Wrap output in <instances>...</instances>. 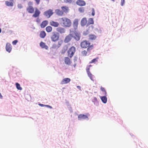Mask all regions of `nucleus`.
<instances>
[{
  "label": "nucleus",
  "instance_id": "nucleus-1",
  "mask_svg": "<svg viewBox=\"0 0 148 148\" xmlns=\"http://www.w3.org/2000/svg\"><path fill=\"white\" fill-rule=\"evenodd\" d=\"M61 24L64 27H69L71 25V22L68 18L63 17L61 18Z\"/></svg>",
  "mask_w": 148,
  "mask_h": 148
},
{
  "label": "nucleus",
  "instance_id": "nucleus-2",
  "mask_svg": "<svg viewBox=\"0 0 148 148\" xmlns=\"http://www.w3.org/2000/svg\"><path fill=\"white\" fill-rule=\"evenodd\" d=\"M51 38L52 41L54 42L57 41L60 38V35L59 33L56 32H53Z\"/></svg>",
  "mask_w": 148,
  "mask_h": 148
},
{
  "label": "nucleus",
  "instance_id": "nucleus-3",
  "mask_svg": "<svg viewBox=\"0 0 148 148\" xmlns=\"http://www.w3.org/2000/svg\"><path fill=\"white\" fill-rule=\"evenodd\" d=\"M74 34V33L73 31H70L69 34L65 37L64 40V42L67 43L70 42L73 38Z\"/></svg>",
  "mask_w": 148,
  "mask_h": 148
},
{
  "label": "nucleus",
  "instance_id": "nucleus-4",
  "mask_svg": "<svg viewBox=\"0 0 148 148\" xmlns=\"http://www.w3.org/2000/svg\"><path fill=\"white\" fill-rule=\"evenodd\" d=\"M75 48L74 46H72L68 51V56L70 58H71L73 56L75 51Z\"/></svg>",
  "mask_w": 148,
  "mask_h": 148
},
{
  "label": "nucleus",
  "instance_id": "nucleus-5",
  "mask_svg": "<svg viewBox=\"0 0 148 148\" xmlns=\"http://www.w3.org/2000/svg\"><path fill=\"white\" fill-rule=\"evenodd\" d=\"M33 5V2H29L28 3V7L27 8V11L30 13H33L34 12V9L32 6Z\"/></svg>",
  "mask_w": 148,
  "mask_h": 148
},
{
  "label": "nucleus",
  "instance_id": "nucleus-6",
  "mask_svg": "<svg viewBox=\"0 0 148 148\" xmlns=\"http://www.w3.org/2000/svg\"><path fill=\"white\" fill-rule=\"evenodd\" d=\"M53 14V10L49 9L45 11L44 13V15L48 18H49Z\"/></svg>",
  "mask_w": 148,
  "mask_h": 148
},
{
  "label": "nucleus",
  "instance_id": "nucleus-7",
  "mask_svg": "<svg viewBox=\"0 0 148 148\" xmlns=\"http://www.w3.org/2000/svg\"><path fill=\"white\" fill-rule=\"evenodd\" d=\"M90 44V43L89 41L85 40L81 42L80 45L82 48H86L88 47Z\"/></svg>",
  "mask_w": 148,
  "mask_h": 148
},
{
  "label": "nucleus",
  "instance_id": "nucleus-8",
  "mask_svg": "<svg viewBox=\"0 0 148 148\" xmlns=\"http://www.w3.org/2000/svg\"><path fill=\"white\" fill-rule=\"evenodd\" d=\"M89 115V114L88 113H87L86 114H80L78 115V118L79 120L88 119V116Z\"/></svg>",
  "mask_w": 148,
  "mask_h": 148
},
{
  "label": "nucleus",
  "instance_id": "nucleus-9",
  "mask_svg": "<svg viewBox=\"0 0 148 148\" xmlns=\"http://www.w3.org/2000/svg\"><path fill=\"white\" fill-rule=\"evenodd\" d=\"M40 13V11L37 8H35V11L33 15V17L36 18L38 17Z\"/></svg>",
  "mask_w": 148,
  "mask_h": 148
},
{
  "label": "nucleus",
  "instance_id": "nucleus-10",
  "mask_svg": "<svg viewBox=\"0 0 148 148\" xmlns=\"http://www.w3.org/2000/svg\"><path fill=\"white\" fill-rule=\"evenodd\" d=\"M70 81L71 79L70 78H66L62 80L60 82V84L62 85L66 84L69 82Z\"/></svg>",
  "mask_w": 148,
  "mask_h": 148
},
{
  "label": "nucleus",
  "instance_id": "nucleus-11",
  "mask_svg": "<svg viewBox=\"0 0 148 148\" xmlns=\"http://www.w3.org/2000/svg\"><path fill=\"white\" fill-rule=\"evenodd\" d=\"M5 49L6 51L9 53L11 51L12 47L10 43L8 42L7 43L5 46Z\"/></svg>",
  "mask_w": 148,
  "mask_h": 148
},
{
  "label": "nucleus",
  "instance_id": "nucleus-12",
  "mask_svg": "<svg viewBox=\"0 0 148 148\" xmlns=\"http://www.w3.org/2000/svg\"><path fill=\"white\" fill-rule=\"evenodd\" d=\"M73 32L74 33V36H73V38H74L77 40H79L80 38V34L75 32L73 31Z\"/></svg>",
  "mask_w": 148,
  "mask_h": 148
},
{
  "label": "nucleus",
  "instance_id": "nucleus-13",
  "mask_svg": "<svg viewBox=\"0 0 148 148\" xmlns=\"http://www.w3.org/2000/svg\"><path fill=\"white\" fill-rule=\"evenodd\" d=\"M64 62L65 64L68 65H70L71 63L70 59L68 57L64 58Z\"/></svg>",
  "mask_w": 148,
  "mask_h": 148
},
{
  "label": "nucleus",
  "instance_id": "nucleus-14",
  "mask_svg": "<svg viewBox=\"0 0 148 148\" xmlns=\"http://www.w3.org/2000/svg\"><path fill=\"white\" fill-rule=\"evenodd\" d=\"M76 3L77 5L80 6H83L85 5L86 3L83 0H78L76 2Z\"/></svg>",
  "mask_w": 148,
  "mask_h": 148
},
{
  "label": "nucleus",
  "instance_id": "nucleus-15",
  "mask_svg": "<svg viewBox=\"0 0 148 148\" xmlns=\"http://www.w3.org/2000/svg\"><path fill=\"white\" fill-rule=\"evenodd\" d=\"M57 31L60 34H64L65 32L64 29L62 27H58L56 29Z\"/></svg>",
  "mask_w": 148,
  "mask_h": 148
},
{
  "label": "nucleus",
  "instance_id": "nucleus-16",
  "mask_svg": "<svg viewBox=\"0 0 148 148\" xmlns=\"http://www.w3.org/2000/svg\"><path fill=\"white\" fill-rule=\"evenodd\" d=\"M87 20L86 18H83L81 20V25L82 26H84L86 24Z\"/></svg>",
  "mask_w": 148,
  "mask_h": 148
},
{
  "label": "nucleus",
  "instance_id": "nucleus-17",
  "mask_svg": "<svg viewBox=\"0 0 148 148\" xmlns=\"http://www.w3.org/2000/svg\"><path fill=\"white\" fill-rule=\"evenodd\" d=\"M78 20L77 19H75L73 23V26L75 29H77L78 25Z\"/></svg>",
  "mask_w": 148,
  "mask_h": 148
},
{
  "label": "nucleus",
  "instance_id": "nucleus-18",
  "mask_svg": "<svg viewBox=\"0 0 148 148\" xmlns=\"http://www.w3.org/2000/svg\"><path fill=\"white\" fill-rule=\"evenodd\" d=\"M5 4L6 6L9 7H12L14 5V2L12 1H5Z\"/></svg>",
  "mask_w": 148,
  "mask_h": 148
},
{
  "label": "nucleus",
  "instance_id": "nucleus-19",
  "mask_svg": "<svg viewBox=\"0 0 148 148\" xmlns=\"http://www.w3.org/2000/svg\"><path fill=\"white\" fill-rule=\"evenodd\" d=\"M50 24L53 26L55 27H58L59 25V23L57 22L54 21H51L50 22Z\"/></svg>",
  "mask_w": 148,
  "mask_h": 148
},
{
  "label": "nucleus",
  "instance_id": "nucleus-20",
  "mask_svg": "<svg viewBox=\"0 0 148 148\" xmlns=\"http://www.w3.org/2000/svg\"><path fill=\"white\" fill-rule=\"evenodd\" d=\"M48 21L45 20L43 21L40 24V27L41 28H43L45 27L48 24Z\"/></svg>",
  "mask_w": 148,
  "mask_h": 148
},
{
  "label": "nucleus",
  "instance_id": "nucleus-21",
  "mask_svg": "<svg viewBox=\"0 0 148 148\" xmlns=\"http://www.w3.org/2000/svg\"><path fill=\"white\" fill-rule=\"evenodd\" d=\"M56 14L59 16H62L63 14V12L60 9H56L55 10Z\"/></svg>",
  "mask_w": 148,
  "mask_h": 148
},
{
  "label": "nucleus",
  "instance_id": "nucleus-22",
  "mask_svg": "<svg viewBox=\"0 0 148 148\" xmlns=\"http://www.w3.org/2000/svg\"><path fill=\"white\" fill-rule=\"evenodd\" d=\"M40 46L42 48H45L46 49H48V47L45 45V43L43 42H41L40 44Z\"/></svg>",
  "mask_w": 148,
  "mask_h": 148
},
{
  "label": "nucleus",
  "instance_id": "nucleus-23",
  "mask_svg": "<svg viewBox=\"0 0 148 148\" xmlns=\"http://www.w3.org/2000/svg\"><path fill=\"white\" fill-rule=\"evenodd\" d=\"M89 38L90 40H95L96 38V36L94 34H91L89 35Z\"/></svg>",
  "mask_w": 148,
  "mask_h": 148
},
{
  "label": "nucleus",
  "instance_id": "nucleus-24",
  "mask_svg": "<svg viewBox=\"0 0 148 148\" xmlns=\"http://www.w3.org/2000/svg\"><path fill=\"white\" fill-rule=\"evenodd\" d=\"M46 35V34L44 31H42L40 32V37L42 38H44Z\"/></svg>",
  "mask_w": 148,
  "mask_h": 148
},
{
  "label": "nucleus",
  "instance_id": "nucleus-25",
  "mask_svg": "<svg viewBox=\"0 0 148 148\" xmlns=\"http://www.w3.org/2000/svg\"><path fill=\"white\" fill-rule=\"evenodd\" d=\"M100 98L102 101L104 103H106L107 101V98L106 96H104L103 97H101Z\"/></svg>",
  "mask_w": 148,
  "mask_h": 148
},
{
  "label": "nucleus",
  "instance_id": "nucleus-26",
  "mask_svg": "<svg viewBox=\"0 0 148 148\" xmlns=\"http://www.w3.org/2000/svg\"><path fill=\"white\" fill-rule=\"evenodd\" d=\"M61 9L62 10V11L66 13L68 12V8L66 6H62L61 7Z\"/></svg>",
  "mask_w": 148,
  "mask_h": 148
},
{
  "label": "nucleus",
  "instance_id": "nucleus-27",
  "mask_svg": "<svg viewBox=\"0 0 148 148\" xmlns=\"http://www.w3.org/2000/svg\"><path fill=\"white\" fill-rule=\"evenodd\" d=\"M68 47L67 45H65L63 48V49L62 50V53H64L67 50Z\"/></svg>",
  "mask_w": 148,
  "mask_h": 148
},
{
  "label": "nucleus",
  "instance_id": "nucleus-28",
  "mask_svg": "<svg viewBox=\"0 0 148 148\" xmlns=\"http://www.w3.org/2000/svg\"><path fill=\"white\" fill-rule=\"evenodd\" d=\"M52 30V27L50 26H48L46 28V30L48 32H51Z\"/></svg>",
  "mask_w": 148,
  "mask_h": 148
},
{
  "label": "nucleus",
  "instance_id": "nucleus-29",
  "mask_svg": "<svg viewBox=\"0 0 148 148\" xmlns=\"http://www.w3.org/2000/svg\"><path fill=\"white\" fill-rule=\"evenodd\" d=\"M94 23V21L93 19L92 18H90L88 20V25L92 24Z\"/></svg>",
  "mask_w": 148,
  "mask_h": 148
},
{
  "label": "nucleus",
  "instance_id": "nucleus-30",
  "mask_svg": "<svg viewBox=\"0 0 148 148\" xmlns=\"http://www.w3.org/2000/svg\"><path fill=\"white\" fill-rule=\"evenodd\" d=\"M87 73L88 76L89 77L90 79L92 80L93 81V75L92 74V73L90 72H88V73Z\"/></svg>",
  "mask_w": 148,
  "mask_h": 148
},
{
  "label": "nucleus",
  "instance_id": "nucleus-31",
  "mask_svg": "<svg viewBox=\"0 0 148 148\" xmlns=\"http://www.w3.org/2000/svg\"><path fill=\"white\" fill-rule=\"evenodd\" d=\"M16 86L17 88L19 90H21L22 89V88L20 86V84H19L18 83H16Z\"/></svg>",
  "mask_w": 148,
  "mask_h": 148
},
{
  "label": "nucleus",
  "instance_id": "nucleus-32",
  "mask_svg": "<svg viewBox=\"0 0 148 148\" xmlns=\"http://www.w3.org/2000/svg\"><path fill=\"white\" fill-rule=\"evenodd\" d=\"M52 48L53 49H57L59 48V46H58V45H57L55 44H53L52 46Z\"/></svg>",
  "mask_w": 148,
  "mask_h": 148
},
{
  "label": "nucleus",
  "instance_id": "nucleus-33",
  "mask_svg": "<svg viewBox=\"0 0 148 148\" xmlns=\"http://www.w3.org/2000/svg\"><path fill=\"white\" fill-rule=\"evenodd\" d=\"M88 48L87 49V51L88 52L92 50L93 48V45H90L88 47Z\"/></svg>",
  "mask_w": 148,
  "mask_h": 148
},
{
  "label": "nucleus",
  "instance_id": "nucleus-34",
  "mask_svg": "<svg viewBox=\"0 0 148 148\" xmlns=\"http://www.w3.org/2000/svg\"><path fill=\"white\" fill-rule=\"evenodd\" d=\"M98 59V58H96L93 59L89 63H95L96 62H97V60Z\"/></svg>",
  "mask_w": 148,
  "mask_h": 148
},
{
  "label": "nucleus",
  "instance_id": "nucleus-35",
  "mask_svg": "<svg viewBox=\"0 0 148 148\" xmlns=\"http://www.w3.org/2000/svg\"><path fill=\"white\" fill-rule=\"evenodd\" d=\"M63 40H60L58 41V46H59V47L63 43Z\"/></svg>",
  "mask_w": 148,
  "mask_h": 148
},
{
  "label": "nucleus",
  "instance_id": "nucleus-36",
  "mask_svg": "<svg viewBox=\"0 0 148 148\" xmlns=\"http://www.w3.org/2000/svg\"><path fill=\"white\" fill-rule=\"evenodd\" d=\"M101 90L103 92H104L105 95H106L107 93L104 88L101 86Z\"/></svg>",
  "mask_w": 148,
  "mask_h": 148
},
{
  "label": "nucleus",
  "instance_id": "nucleus-37",
  "mask_svg": "<svg viewBox=\"0 0 148 148\" xmlns=\"http://www.w3.org/2000/svg\"><path fill=\"white\" fill-rule=\"evenodd\" d=\"M91 65H89V66H88L87 67V68L86 69V72L87 73H88V72H90V67L91 66Z\"/></svg>",
  "mask_w": 148,
  "mask_h": 148
},
{
  "label": "nucleus",
  "instance_id": "nucleus-38",
  "mask_svg": "<svg viewBox=\"0 0 148 148\" xmlns=\"http://www.w3.org/2000/svg\"><path fill=\"white\" fill-rule=\"evenodd\" d=\"M87 53L86 51L84 50L82 52V54L83 56H86Z\"/></svg>",
  "mask_w": 148,
  "mask_h": 148
},
{
  "label": "nucleus",
  "instance_id": "nucleus-39",
  "mask_svg": "<svg viewBox=\"0 0 148 148\" xmlns=\"http://www.w3.org/2000/svg\"><path fill=\"white\" fill-rule=\"evenodd\" d=\"M73 0H64L65 2L66 3H71L72 2Z\"/></svg>",
  "mask_w": 148,
  "mask_h": 148
},
{
  "label": "nucleus",
  "instance_id": "nucleus-40",
  "mask_svg": "<svg viewBox=\"0 0 148 148\" xmlns=\"http://www.w3.org/2000/svg\"><path fill=\"white\" fill-rule=\"evenodd\" d=\"M79 10L81 12H83L84 11V9L83 8H79Z\"/></svg>",
  "mask_w": 148,
  "mask_h": 148
},
{
  "label": "nucleus",
  "instance_id": "nucleus-41",
  "mask_svg": "<svg viewBox=\"0 0 148 148\" xmlns=\"http://www.w3.org/2000/svg\"><path fill=\"white\" fill-rule=\"evenodd\" d=\"M125 3V0H121V6H123L124 4Z\"/></svg>",
  "mask_w": 148,
  "mask_h": 148
},
{
  "label": "nucleus",
  "instance_id": "nucleus-42",
  "mask_svg": "<svg viewBox=\"0 0 148 148\" xmlns=\"http://www.w3.org/2000/svg\"><path fill=\"white\" fill-rule=\"evenodd\" d=\"M17 42L18 41L17 40H15L12 42V43L13 45H15L16 44Z\"/></svg>",
  "mask_w": 148,
  "mask_h": 148
},
{
  "label": "nucleus",
  "instance_id": "nucleus-43",
  "mask_svg": "<svg viewBox=\"0 0 148 148\" xmlns=\"http://www.w3.org/2000/svg\"><path fill=\"white\" fill-rule=\"evenodd\" d=\"M92 15L93 16H94L95 14V10H94V9L93 8L92 9Z\"/></svg>",
  "mask_w": 148,
  "mask_h": 148
},
{
  "label": "nucleus",
  "instance_id": "nucleus-44",
  "mask_svg": "<svg viewBox=\"0 0 148 148\" xmlns=\"http://www.w3.org/2000/svg\"><path fill=\"white\" fill-rule=\"evenodd\" d=\"M18 7L20 9L22 8H23V6L21 4H18Z\"/></svg>",
  "mask_w": 148,
  "mask_h": 148
},
{
  "label": "nucleus",
  "instance_id": "nucleus-45",
  "mask_svg": "<svg viewBox=\"0 0 148 148\" xmlns=\"http://www.w3.org/2000/svg\"><path fill=\"white\" fill-rule=\"evenodd\" d=\"M36 1V3L37 5L40 3V0H34Z\"/></svg>",
  "mask_w": 148,
  "mask_h": 148
},
{
  "label": "nucleus",
  "instance_id": "nucleus-46",
  "mask_svg": "<svg viewBox=\"0 0 148 148\" xmlns=\"http://www.w3.org/2000/svg\"><path fill=\"white\" fill-rule=\"evenodd\" d=\"M36 21L38 23H40V20L38 18L36 19Z\"/></svg>",
  "mask_w": 148,
  "mask_h": 148
},
{
  "label": "nucleus",
  "instance_id": "nucleus-47",
  "mask_svg": "<svg viewBox=\"0 0 148 148\" xmlns=\"http://www.w3.org/2000/svg\"><path fill=\"white\" fill-rule=\"evenodd\" d=\"M77 88L78 89H79V90H81V87H80V86H77Z\"/></svg>",
  "mask_w": 148,
  "mask_h": 148
},
{
  "label": "nucleus",
  "instance_id": "nucleus-48",
  "mask_svg": "<svg viewBox=\"0 0 148 148\" xmlns=\"http://www.w3.org/2000/svg\"><path fill=\"white\" fill-rule=\"evenodd\" d=\"M45 106L47 107H49V108H52V107L51 106H49V105H45Z\"/></svg>",
  "mask_w": 148,
  "mask_h": 148
},
{
  "label": "nucleus",
  "instance_id": "nucleus-49",
  "mask_svg": "<svg viewBox=\"0 0 148 148\" xmlns=\"http://www.w3.org/2000/svg\"><path fill=\"white\" fill-rule=\"evenodd\" d=\"M39 105L40 106H42V107H43V106H45V105H43V104H39Z\"/></svg>",
  "mask_w": 148,
  "mask_h": 148
},
{
  "label": "nucleus",
  "instance_id": "nucleus-50",
  "mask_svg": "<svg viewBox=\"0 0 148 148\" xmlns=\"http://www.w3.org/2000/svg\"><path fill=\"white\" fill-rule=\"evenodd\" d=\"M1 28H0V33L1 32Z\"/></svg>",
  "mask_w": 148,
  "mask_h": 148
},
{
  "label": "nucleus",
  "instance_id": "nucleus-51",
  "mask_svg": "<svg viewBox=\"0 0 148 148\" xmlns=\"http://www.w3.org/2000/svg\"><path fill=\"white\" fill-rule=\"evenodd\" d=\"M10 1H12L14 2V0H10Z\"/></svg>",
  "mask_w": 148,
  "mask_h": 148
},
{
  "label": "nucleus",
  "instance_id": "nucleus-52",
  "mask_svg": "<svg viewBox=\"0 0 148 148\" xmlns=\"http://www.w3.org/2000/svg\"><path fill=\"white\" fill-rule=\"evenodd\" d=\"M112 1H114L115 0H111Z\"/></svg>",
  "mask_w": 148,
  "mask_h": 148
},
{
  "label": "nucleus",
  "instance_id": "nucleus-53",
  "mask_svg": "<svg viewBox=\"0 0 148 148\" xmlns=\"http://www.w3.org/2000/svg\"><path fill=\"white\" fill-rule=\"evenodd\" d=\"M75 66H76V64H75V65H74V66L75 67Z\"/></svg>",
  "mask_w": 148,
  "mask_h": 148
}]
</instances>
